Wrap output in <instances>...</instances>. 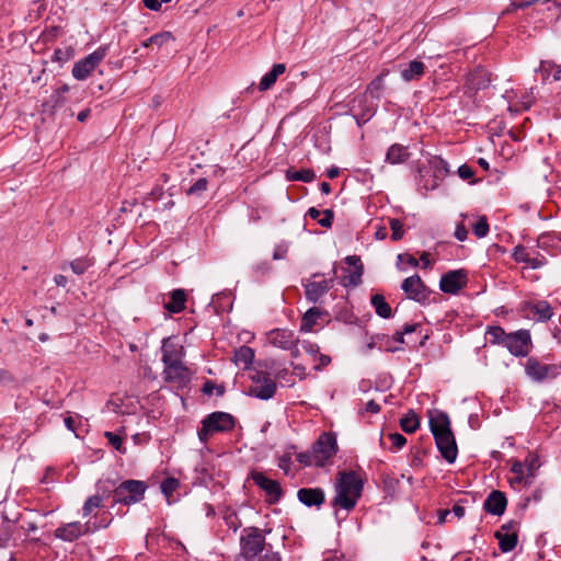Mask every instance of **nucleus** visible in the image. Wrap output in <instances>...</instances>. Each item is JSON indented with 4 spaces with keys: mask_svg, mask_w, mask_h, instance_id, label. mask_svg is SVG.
Returning a JSON list of instances; mask_svg holds the SVG:
<instances>
[{
    "mask_svg": "<svg viewBox=\"0 0 561 561\" xmlns=\"http://www.w3.org/2000/svg\"><path fill=\"white\" fill-rule=\"evenodd\" d=\"M102 505V497L99 496V495H93V496H90L83 507H82V512H83V516H88L90 515L93 510L100 507Z\"/></svg>",
    "mask_w": 561,
    "mask_h": 561,
    "instance_id": "09e8293b",
    "label": "nucleus"
},
{
    "mask_svg": "<svg viewBox=\"0 0 561 561\" xmlns=\"http://www.w3.org/2000/svg\"><path fill=\"white\" fill-rule=\"evenodd\" d=\"M430 430L433 436H439L440 434H447L453 432L450 427V420L447 413L442 411H435L430 413Z\"/></svg>",
    "mask_w": 561,
    "mask_h": 561,
    "instance_id": "5701e85b",
    "label": "nucleus"
},
{
    "mask_svg": "<svg viewBox=\"0 0 561 561\" xmlns=\"http://www.w3.org/2000/svg\"><path fill=\"white\" fill-rule=\"evenodd\" d=\"M251 478L266 493L268 503L275 504L282 499L283 490L278 481L272 480L259 471H253Z\"/></svg>",
    "mask_w": 561,
    "mask_h": 561,
    "instance_id": "9b49d317",
    "label": "nucleus"
},
{
    "mask_svg": "<svg viewBox=\"0 0 561 561\" xmlns=\"http://www.w3.org/2000/svg\"><path fill=\"white\" fill-rule=\"evenodd\" d=\"M172 39H173V36L170 32H161V33H157V34L150 36L149 43H152V45L161 47L163 44H165Z\"/></svg>",
    "mask_w": 561,
    "mask_h": 561,
    "instance_id": "603ef678",
    "label": "nucleus"
},
{
    "mask_svg": "<svg viewBox=\"0 0 561 561\" xmlns=\"http://www.w3.org/2000/svg\"><path fill=\"white\" fill-rule=\"evenodd\" d=\"M473 233L477 238H484L489 233V222L485 216H481L472 225Z\"/></svg>",
    "mask_w": 561,
    "mask_h": 561,
    "instance_id": "37998d69",
    "label": "nucleus"
},
{
    "mask_svg": "<svg viewBox=\"0 0 561 561\" xmlns=\"http://www.w3.org/2000/svg\"><path fill=\"white\" fill-rule=\"evenodd\" d=\"M547 262V257L537 252L536 255H530V260L527 265L534 270H537L545 266Z\"/></svg>",
    "mask_w": 561,
    "mask_h": 561,
    "instance_id": "bf43d9fd",
    "label": "nucleus"
},
{
    "mask_svg": "<svg viewBox=\"0 0 561 561\" xmlns=\"http://www.w3.org/2000/svg\"><path fill=\"white\" fill-rule=\"evenodd\" d=\"M234 427V419L226 412H213L202 420V426L197 431L198 439L206 445L210 437L217 433L229 432Z\"/></svg>",
    "mask_w": 561,
    "mask_h": 561,
    "instance_id": "f03ea898",
    "label": "nucleus"
},
{
    "mask_svg": "<svg viewBox=\"0 0 561 561\" xmlns=\"http://www.w3.org/2000/svg\"><path fill=\"white\" fill-rule=\"evenodd\" d=\"M537 71L541 76L542 82L550 81V77H552L551 81L561 80V68L552 61H541Z\"/></svg>",
    "mask_w": 561,
    "mask_h": 561,
    "instance_id": "2f4dec72",
    "label": "nucleus"
},
{
    "mask_svg": "<svg viewBox=\"0 0 561 561\" xmlns=\"http://www.w3.org/2000/svg\"><path fill=\"white\" fill-rule=\"evenodd\" d=\"M147 484L139 480H127L114 490V502L131 505L144 499Z\"/></svg>",
    "mask_w": 561,
    "mask_h": 561,
    "instance_id": "39448f33",
    "label": "nucleus"
},
{
    "mask_svg": "<svg viewBox=\"0 0 561 561\" xmlns=\"http://www.w3.org/2000/svg\"><path fill=\"white\" fill-rule=\"evenodd\" d=\"M286 178L289 181H301L305 183H310L314 180L316 174L311 169L304 170H293L289 169L286 173Z\"/></svg>",
    "mask_w": 561,
    "mask_h": 561,
    "instance_id": "4c0bfd02",
    "label": "nucleus"
},
{
    "mask_svg": "<svg viewBox=\"0 0 561 561\" xmlns=\"http://www.w3.org/2000/svg\"><path fill=\"white\" fill-rule=\"evenodd\" d=\"M539 247L543 249H548L549 247H554L556 249H560L561 247V239L552 233H547L540 236L538 240Z\"/></svg>",
    "mask_w": 561,
    "mask_h": 561,
    "instance_id": "c03bdc74",
    "label": "nucleus"
},
{
    "mask_svg": "<svg viewBox=\"0 0 561 561\" xmlns=\"http://www.w3.org/2000/svg\"><path fill=\"white\" fill-rule=\"evenodd\" d=\"M333 277L307 282L304 284L306 299L313 304L318 302L333 287Z\"/></svg>",
    "mask_w": 561,
    "mask_h": 561,
    "instance_id": "2eb2a0df",
    "label": "nucleus"
},
{
    "mask_svg": "<svg viewBox=\"0 0 561 561\" xmlns=\"http://www.w3.org/2000/svg\"><path fill=\"white\" fill-rule=\"evenodd\" d=\"M427 170H431L432 178H435L440 183L449 173V165L446 160L440 157L433 156L427 160Z\"/></svg>",
    "mask_w": 561,
    "mask_h": 561,
    "instance_id": "a878e982",
    "label": "nucleus"
},
{
    "mask_svg": "<svg viewBox=\"0 0 561 561\" xmlns=\"http://www.w3.org/2000/svg\"><path fill=\"white\" fill-rule=\"evenodd\" d=\"M88 530V525H82L80 522H72L58 527L55 530V537L65 541H73L85 534Z\"/></svg>",
    "mask_w": 561,
    "mask_h": 561,
    "instance_id": "aec40b11",
    "label": "nucleus"
},
{
    "mask_svg": "<svg viewBox=\"0 0 561 561\" xmlns=\"http://www.w3.org/2000/svg\"><path fill=\"white\" fill-rule=\"evenodd\" d=\"M308 215L323 228H330L333 224L334 213L332 209L319 210L314 207L308 209Z\"/></svg>",
    "mask_w": 561,
    "mask_h": 561,
    "instance_id": "473e14b6",
    "label": "nucleus"
},
{
    "mask_svg": "<svg viewBox=\"0 0 561 561\" xmlns=\"http://www.w3.org/2000/svg\"><path fill=\"white\" fill-rule=\"evenodd\" d=\"M388 439L391 442V451L400 450L407 443V438L400 433H390Z\"/></svg>",
    "mask_w": 561,
    "mask_h": 561,
    "instance_id": "8fccbe9b",
    "label": "nucleus"
},
{
    "mask_svg": "<svg viewBox=\"0 0 561 561\" xmlns=\"http://www.w3.org/2000/svg\"><path fill=\"white\" fill-rule=\"evenodd\" d=\"M297 497L308 507H320L324 503L325 494L320 488H302L298 490Z\"/></svg>",
    "mask_w": 561,
    "mask_h": 561,
    "instance_id": "412c9836",
    "label": "nucleus"
},
{
    "mask_svg": "<svg viewBox=\"0 0 561 561\" xmlns=\"http://www.w3.org/2000/svg\"><path fill=\"white\" fill-rule=\"evenodd\" d=\"M400 426L403 432L408 434H412L417 431L420 427V417L417 414L410 410L401 420H400Z\"/></svg>",
    "mask_w": 561,
    "mask_h": 561,
    "instance_id": "c9c22d12",
    "label": "nucleus"
},
{
    "mask_svg": "<svg viewBox=\"0 0 561 561\" xmlns=\"http://www.w3.org/2000/svg\"><path fill=\"white\" fill-rule=\"evenodd\" d=\"M261 561H282V559L278 552L266 549Z\"/></svg>",
    "mask_w": 561,
    "mask_h": 561,
    "instance_id": "774afa93",
    "label": "nucleus"
},
{
    "mask_svg": "<svg viewBox=\"0 0 561 561\" xmlns=\"http://www.w3.org/2000/svg\"><path fill=\"white\" fill-rule=\"evenodd\" d=\"M108 54V46L102 45L87 57L78 60L72 67V76L77 80H85Z\"/></svg>",
    "mask_w": 561,
    "mask_h": 561,
    "instance_id": "423d86ee",
    "label": "nucleus"
},
{
    "mask_svg": "<svg viewBox=\"0 0 561 561\" xmlns=\"http://www.w3.org/2000/svg\"><path fill=\"white\" fill-rule=\"evenodd\" d=\"M92 265V262L87 257H79L70 262L72 272L77 275H82Z\"/></svg>",
    "mask_w": 561,
    "mask_h": 561,
    "instance_id": "49530a36",
    "label": "nucleus"
},
{
    "mask_svg": "<svg viewBox=\"0 0 561 561\" xmlns=\"http://www.w3.org/2000/svg\"><path fill=\"white\" fill-rule=\"evenodd\" d=\"M401 289L405 294L407 298L417 302H425L430 296L428 288L417 274L403 279Z\"/></svg>",
    "mask_w": 561,
    "mask_h": 561,
    "instance_id": "9d476101",
    "label": "nucleus"
},
{
    "mask_svg": "<svg viewBox=\"0 0 561 561\" xmlns=\"http://www.w3.org/2000/svg\"><path fill=\"white\" fill-rule=\"evenodd\" d=\"M163 378L168 382H175L179 386H185L190 381V370L181 363L164 365Z\"/></svg>",
    "mask_w": 561,
    "mask_h": 561,
    "instance_id": "f3484780",
    "label": "nucleus"
},
{
    "mask_svg": "<svg viewBox=\"0 0 561 561\" xmlns=\"http://www.w3.org/2000/svg\"><path fill=\"white\" fill-rule=\"evenodd\" d=\"M516 524L510 522L501 527V530L495 533V538L499 540V547L502 552H510L517 546L518 537L515 531Z\"/></svg>",
    "mask_w": 561,
    "mask_h": 561,
    "instance_id": "dca6fc26",
    "label": "nucleus"
},
{
    "mask_svg": "<svg viewBox=\"0 0 561 561\" xmlns=\"http://www.w3.org/2000/svg\"><path fill=\"white\" fill-rule=\"evenodd\" d=\"M530 255H531L530 251L522 244L516 245L512 252V257L514 259V261L516 263L528 264V262L530 260Z\"/></svg>",
    "mask_w": 561,
    "mask_h": 561,
    "instance_id": "79ce46f5",
    "label": "nucleus"
},
{
    "mask_svg": "<svg viewBox=\"0 0 561 561\" xmlns=\"http://www.w3.org/2000/svg\"><path fill=\"white\" fill-rule=\"evenodd\" d=\"M207 179L201 178L187 190V195H198L207 190Z\"/></svg>",
    "mask_w": 561,
    "mask_h": 561,
    "instance_id": "6e6d98bb",
    "label": "nucleus"
},
{
    "mask_svg": "<svg viewBox=\"0 0 561 561\" xmlns=\"http://www.w3.org/2000/svg\"><path fill=\"white\" fill-rule=\"evenodd\" d=\"M311 449L317 459V467L325 466L337 451L335 435L331 433L321 434Z\"/></svg>",
    "mask_w": 561,
    "mask_h": 561,
    "instance_id": "0eeeda50",
    "label": "nucleus"
},
{
    "mask_svg": "<svg viewBox=\"0 0 561 561\" xmlns=\"http://www.w3.org/2000/svg\"><path fill=\"white\" fill-rule=\"evenodd\" d=\"M425 72V65L420 60L410 61L404 68L401 69V78L407 81L420 80Z\"/></svg>",
    "mask_w": 561,
    "mask_h": 561,
    "instance_id": "bb28decb",
    "label": "nucleus"
},
{
    "mask_svg": "<svg viewBox=\"0 0 561 561\" xmlns=\"http://www.w3.org/2000/svg\"><path fill=\"white\" fill-rule=\"evenodd\" d=\"M435 444L442 457L448 462L454 463L458 456V447L454 433L440 434L435 436Z\"/></svg>",
    "mask_w": 561,
    "mask_h": 561,
    "instance_id": "ddd939ff",
    "label": "nucleus"
},
{
    "mask_svg": "<svg viewBox=\"0 0 561 561\" xmlns=\"http://www.w3.org/2000/svg\"><path fill=\"white\" fill-rule=\"evenodd\" d=\"M350 111L353 113L358 126L366 124L376 112L374 106L367 105L366 94L354 98L351 101Z\"/></svg>",
    "mask_w": 561,
    "mask_h": 561,
    "instance_id": "4468645a",
    "label": "nucleus"
},
{
    "mask_svg": "<svg viewBox=\"0 0 561 561\" xmlns=\"http://www.w3.org/2000/svg\"><path fill=\"white\" fill-rule=\"evenodd\" d=\"M525 373L536 382H542L547 379H554L560 374L557 365L540 363L535 357L527 359L525 365Z\"/></svg>",
    "mask_w": 561,
    "mask_h": 561,
    "instance_id": "6e6552de",
    "label": "nucleus"
},
{
    "mask_svg": "<svg viewBox=\"0 0 561 561\" xmlns=\"http://www.w3.org/2000/svg\"><path fill=\"white\" fill-rule=\"evenodd\" d=\"M371 305L374 306L376 313L385 319L391 317V307L386 301L385 297L380 294H376L371 296Z\"/></svg>",
    "mask_w": 561,
    "mask_h": 561,
    "instance_id": "e433bc0d",
    "label": "nucleus"
},
{
    "mask_svg": "<svg viewBox=\"0 0 561 561\" xmlns=\"http://www.w3.org/2000/svg\"><path fill=\"white\" fill-rule=\"evenodd\" d=\"M467 284V273L463 270L450 271L439 280V288L446 294H457Z\"/></svg>",
    "mask_w": 561,
    "mask_h": 561,
    "instance_id": "f8f14e48",
    "label": "nucleus"
},
{
    "mask_svg": "<svg viewBox=\"0 0 561 561\" xmlns=\"http://www.w3.org/2000/svg\"><path fill=\"white\" fill-rule=\"evenodd\" d=\"M473 174H474L473 170L471 169V167H469L467 164H462L458 168V175L462 180H469L473 176Z\"/></svg>",
    "mask_w": 561,
    "mask_h": 561,
    "instance_id": "680f3d73",
    "label": "nucleus"
},
{
    "mask_svg": "<svg viewBox=\"0 0 561 561\" xmlns=\"http://www.w3.org/2000/svg\"><path fill=\"white\" fill-rule=\"evenodd\" d=\"M409 157L410 153L408 151V147L400 144H393L389 147L386 153V162L390 164H400L405 162Z\"/></svg>",
    "mask_w": 561,
    "mask_h": 561,
    "instance_id": "c85d7f7f",
    "label": "nucleus"
},
{
    "mask_svg": "<svg viewBox=\"0 0 561 561\" xmlns=\"http://www.w3.org/2000/svg\"><path fill=\"white\" fill-rule=\"evenodd\" d=\"M505 347L516 357H525L529 354L531 347V337L528 330H518L510 333L506 339Z\"/></svg>",
    "mask_w": 561,
    "mask_h": 561,
    "instance_id": "1a4fd4ad",
    "label": "nucleus"
},
{
    "mask_svg": "<svg viewBox=\"0 0 561 561\" xmlns=\"http://www.w3.org/2000/svg\"><path fill=\"white\" fill-rule=\"evenodd\" d=\"M391 239L398 241L403 237V225L399 219H391L390 222Z\"/></svg>",
    "mask_w": 561,
    "mask_h": 561,
    "instance_id": "864d4df0",
    "label": "nucleus"
},
{
    "mask_svg": "<svg viewBox=\"0 0 561 561\" xmlns=\"http://www.w3.org/2000/svg\"><path fill=\"white\" fill-rule=\"evenodd\" d=\"M105 437L108 439V443L117 450H121L125 453V449H123V440L122 438L112 433V432H105Z\"/></svg>",
    "mask_w": 561,
    "mask_h": 561,
    "instance_id": "052dcab7",
    "label": "nucleus"
},
{
    "mask_svg": "<svg viewBox=\"0 0 561 561\" xmlns=\"http://www.w3.org/2000/svg\"><path fill=\"white\" fill-rule=\"evenodd\" d=\"M250 379L249 396L260 400H268L275 396L277 385L267 371L254 370L250 374Z\"/></svg>",
    "mask_w": 561,
    "mask_h": 561,
    "instance_id": "7ed1b4c3",
    "label": "nucleus"
},
{
    "mask_svg": "<svg viewBox=\"0 0 561 561\" xmlns=\"http://www.w3.org/2000/svg\"><path fill=\"white\" fill-rule=\"evenodd\" d=\"M65 102V99L64 96H60L59 94H57L56 90L51 93V95L49 96V99L47 101H45L43 103V107L46 110V111H55L56 107L60 104H62Z\"/></svg>",
    "mask_w": 561,
    "mask_h": 561,
    "instance_id": "3c124183",
    "label": "nucleus"
},
{
    "mask_svg": "<svg viewBox=\"0 0 561 561\" xmlns=\"http://www.w3.org/2000/svg\"><path fill=\"white\" fill-rule=\"evenodd\" d=\"M266 548L265 537L257 527H247L240 537V554L255 559Z\"/></svg>",
    "mask_w": 561,
    "mask_h": 561,
    "instance_id": "20e7f679",
    "label": "nucleus"
},
{
    "mask_svg": "<svg viewBox=\"0 0 561 561\" xmlns=\"http://www.w3.org/2000/svg\"><path fill=\"white\" fill-rule=\"evenodd\" d=\"M507 505V499L501 491H492L484 501L483 507L485 512L501 516L504 514Z\"/></svg>",
    "mask_w": 561,
    "mask_h": 561,
    "instance_id": "4be33fe9",
    "label": "nucleus"
},
{
    "mask_svg": "<svg viewBox=\"0 0 561 561\" xmlns=\"http://www.w3.org/2000/svg\"><path fill=\"white\" fill-rule=\"evenodd\" d=\"M226 525L237 531L241 527V520L238 518L236 512H227L225 515Z\"/></svg>",
    "mask_w": 561,
    "mask_h": 561,
    "instance_id": "13d9d810",
    "label": "nucleus"
},
{
    "mask_svg": "<svg viewBox=\"0 0 561 561\" xmlns=\"http://www.w3.org/2000/svg\"><path fill=\"white\" fill-rule=\"evenodd\" d=\"M345 262L350 266H353L354 270L343 277L342 283L344 286H357L362 282V276L364 272L362 261L359 256L350 255L346 256Z\"/></svg>",
    "mask_w": 561,
    "mask_h": 561,
    "instance_id": "b1692460",
    "label": "nucleus"
},
{
    "mask_svg": "<svg viewBox=\"0 0 561 561\" xmlns=\"http://www.w3.org/2000/svg\"><path fill=\"white\" fill-rule=\"evenodd\" d=\"M364 482L355 471H341L336 476L335 495L331 502L334 508L352 511L362 496Z\"/></svg>",
    "mask_w": 561,
    "mask_h": 561,
    "instance_id": "f257e3e1",
    "label": "nucleus"
},
{
    "mask_svg": "<svg viewBox=\"0 0 561 561\" xmlns=\"http://www.w3.org/2000/svg\"><path fill=\"white\" fill-rule=\"evenodd\" d=\"M327 314L324 310L318 307L308 309L301 318L299 331L304 333L312 332L318 321Z\"/></svg>",
    "mask_w": 561,
    "mask_h": 561,
    "instance_id": "393cba45",
    "label": "nucleus"
},
{
    "mask_svg": "<svg viewBox=\"0 0 561 561\" xmlns=\"http://www.w3.org/2000/svg\"><path fill=\"white\" fill-rule=\"evenodd\" d=\"M267 339L270 344L284 351L291 348L298 340L295 332L288 329H274L268 332Z\"/></svg>",
    "mask_w": 561,
    "mask_h": 561,
    "instance_id": "a211bd4d",
    "label": "nucleus"
},
{
    "mask_svg": "<svg viewBox=\"0 0 561 561\" xmlns=\"http://www.w3.org/2000/svg\"><path fill=\"white\" fill-rule=\"evenodd\" d=\"M317 360H319V363L314 365V369L319 370L331 363V357L319 353Z\"/></svg>",
    "mask_w": 561,
    "mask_h": 561,
    "instance_id": "338daca9",
    "label": "nucleus"
},
{
    "mask_svg": "<svg viewBox=\"0 0 561 561\" xmlns=\"http://www.w3.org/2000/svg\"><path fill=\"white\" fill-rule=\"evenodd\" d=\"M511 471L515 474V477L510 479V483L512 485L522 483L526 485L531 484V481L525 471V465L522 461L515 460L512 465Z\"/></svg>",
    "mask_w": 561,
    "mask_h": 561,
    "instance_id": "f704fd0d",
    "label": "nucleus"
},
{
    "mask_svg": "<svg viewBox=\"0 0 561 561\" xmlns=\"http://www.w3.org/2000/svg\"><path fill=\"white\" fill-rule=\"evenodd\" d=\"M161 353L164 365L181 363L185 355L183 346L174 343L170 337L163 340Z\"/></svg>",
    "mask_w": 561,
    "mask_h": 561,
    "instance_id": "6ab92c4d",
    "label": "nucleus"
},
{
    "mask_svg": "<svg viewBox=\"0 0 561 561\" xmlns=\"http://www.w3.org/2000/svg\"><path fill=\"white\" fill-rule=\"evenodd\" d=\"M507 335L503 328L491 327L486 330L485 336L491 344H504L506 343Z\"/></svg>",
    "mask_w": 561,
    "mask_h": 561,
    "instance_id": "ea45409f",
    "label": "nucleus"
},
{
    "mask_svg": "<svg viewBox=\"0 0 561 561\" xmlns=\"http://www.w3.org/2000/svg\"><path fill=\"white\" fill-rule=\"evenodd\" d=\"M297 460L307 467L316 466L317 467V459L314 457V454L312 449L310 451L299 453L297 455Z\"/></svg>",
    "mask_w": 561,
    "mask_h": 561,
    "instance_id": "4d7b16f0",
    "label": "nucleus"
},
{
    "mask_svg": "<svg viewBox=\"0 0 561 561\" xmlns=\"http://www.w3.org/2000/svg\"><path fill=\"white\" fill-rule=\"evenodd\" d=\"M180 486V481L175 478H167L161 482V492L165 496L168 503L174 502L173 494Z\"/></svg>",
    "mask_w": 561,
    "mask_h": 561,
    "instance_id": "58836bf2",
    "label": "nucleus"
},
{
    "mask_svg": "<svg viewBox=\"0 0 561 561\" xmlns=\"http://www.w3.org/2000/svg\"><path fill=\"white\" fill-rule=\"evenodd\" d=\"M302 350L311 357L313 362H317V357L319 355L320 347L318 344L310 341H302L300 343Z\"/></svg>",
    "mask_w": 561,
    "mask_h": 561,
    "instance_id": "5fc2aeb1",
    "label": "nucleus"
},
{
    "mask_svg": "<svg viewBox=\"0 0 561 561\" xmlns=\"http://www.w3.org/2000/svg\"><path fill=\"white\" fill-rule=\"evenodd\" d=\"M383 89V75L375 78L369 85L367 87V93L371 95L374 99L379 98L380 91Z\"/></svg>",
    "mask_w": 561,
    "mask_h": 561,
    "instance_id": "de8ad7c7",
    "label": "nucleus"
},
{
    "mask_svg": "<svg viewBox=\"0 0 561 561\" xmlns=\"http://www.w3.org/2000/svg\"><path fill=\"white\" fill-rule=\"evenodd\" d=\"M525 465V471L529 478V480L533 482V479L535 478V472L539 468L538 457L529 454L525 461L523 462Z\"/></svg>",
    "mask_w": 561,
    "mask_h": 561,
    "instance_id": "a18cd8bd",
    "label": "nucleus"
},
{
    "mask_svg": "<svg viewBox=\"0 0 561 561\" xmlns=\"http://www.w3.org/2000/svg\"><path fill=\"white\" fill-rule=\"evenodd\" d=\"M468 237V230L463 224H459L455 230V238L459 241H465Z\"/></svg>",
    "mask_w": 561,
    "mask_h": 561,
    "instance_id": "0e129e2a",
    "label": "nucleus"
},
{
    "mask_svg": "<svg viewBox=\"0 0 561 561\" xmlns=\"http://www.w3.org/2000/svg\"><path fill=\"white\" fill-rule=\"evenodd\" d=\"M431 170H427L425 165L419 169V176L416 179L417 187L423 193H427L428 191L435 190L439 182L437 179L431 176Z\"/></svg>",
    "mask_w": 561,
    "mask_h": 561,
    "instance_id": "c756f323",
    "label": "nucleus"
},
{
    "mask_svg": "<svg viewBox=\"0 0 561 561\" xmlns=\"http://www.w3.org/2000/svg\"><path fill=\"white\" fill-rule=\"evenodd\" d=\"M398 260L409 264L412 267L419 266V260H416L413 255L410 254H399Z\"/></svg>",
    "mask_w": 561,
    "mask_h": 561,
    "instance_id": "69168bd1",
    "label": "nucleus"
},
{
    "mask_svg": "<svg viewBox=\"0 0 561 561\" xmlns=\"http://www.w3.org/2000/svg\"><path fill=\"white\" fill-rule=\"evenodd\" d=\"M285 70L286 67L284 64H275L273 68L262 77L259 83V90H268L276 82L277 78L285 72Z\"/></svg>",
    "mask_w": 561,
    "mask_h": 561,
    "instance_id": "7c9ffc66",
    "label": "nucleus"
},
{
    "mask_svg": "<svg viewBox=\"0 0 561 561\" xmlns=\"http://www.w3.org/2000/svg\"><path fill=\"white\" fill-rule=\"evenodd\" d=\"M186 294L184 289H174L170 294L169 301L164 302L163 307L171 313H179L185 309Z\"/></svg>",
    "mask_w": 561,
    "mask_h": 561,
    "instance_id": "cd10ccee",
    "label": "nucleus"
},
{
    "mask_svg": "<svg viewBox=\"0 0 561 561\" xmlns=\"http://www.w3.org/2000/svg\"><path fill=\"white\" fill-rule=\"evenodd\" d=\"M534 313L537 316L540 321H548L553 316V311L549 302L541 300L538 301L534 308Z\"/></svg>",
    "mask_w": 561,
    "mask_h": 561,
    "instance_id": "a19ab883",
    "label": "nucleus"
},
{
    "mask_svg": "<svg viewBox=\"0 0 561 561\" xmlns=\"http://www.w3.org/2000/svg\"><path fill=\"white\" fill-rule=\"evenodd\" d=\"M254 359V351L249 346L239 347L233 355V362L238 366H242L243 368H249Z\"/></svg>",
    "mask_w": 561,
    "mask_h": 561,
    "instance_id": "72a5a7b5",
    "label": "nucleus"
},
{
    "mask_svg": "<svg viewBox=\"0 0 561 561\" xmlns=\"http://www.w3.org/2000/svg\"><path fill=\"white\" fill-rule=\"evenodd\" d=\"M13 382H15V378L13 377V375L10 371L0 368V383L11 385Z\"/></svg>",
    "mask_w": 561,
    "mask_h": 561,
    "instance_id": "e2e57ef3",
    "label": "nucleus"
}]
</instances>
